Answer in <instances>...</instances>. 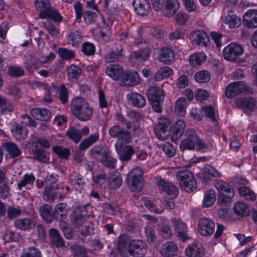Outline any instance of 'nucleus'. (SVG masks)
<instances>
[{"label":"nucleus","instance_id":"e2e57ef3","mask_svg":"<svg viewBox=\"0 0 257 257\" xmlns=\"http://www.w3.org/2000/svg\"><path fill=\"white\" fill-rule=\"evenodd\" d=\"M8 73L13 77H20L24 75V69L19 66L14 65L10 66L8 68Z\"/></svg>","mask_w":257,"mask_h":257},{"label":"nucleus","instance_id":"f257e3e1","mask_svg":"<svg viewBox=\"0 0 257 257\" xmlns=\"http://www.w3.org/2000/svg\"><path fill=\"white\" fill-rule=\"evenodd\" d=\"M117 249L121 257H144L147 253L148 246L141 239H133L126 234L118 237Z\"/></svg>","mask_w":257,"mask_h":257},{"label":"nucleus","instance_id":"c9c22d12","mask_svg":"<svg viewBox=\"0 0 257 257\" xmlns=\"http://www.w3.org/2000/svg\"><path fill=\"white\" fill-rule=\"evenodd\" d=\"M42 218L48 223H51L54 219L52 208L48 204H44L39 208Z\"/></svg>","mask_w":257,"mask_h":257},{"label":"nucleus","instance_id":"c756f323","mask_svg":"<svg viewBox=\"0 0 257 257\" xmlns=\"http://www.w3.org/2000/svg\"><path fill=\"white\" fill-rule=\"evenodd\" d=\"M39 16L42 19H50L55 22H61L62 19L59 13L51 6L45 10L40 12Z\"/></svg>","mask_w":257,"mask_h":257},{"label":"nucleus","instance_id":"0eeeda50","mask_svg":"<svg viewBox=\"0 0 257 257\" xmlns=\"http://www.w3.org/2000/svg\"><path fill=\"white\" fill-rule=\"evenodd\" d=\"M214 185L216 189L221 193L218 199L221 205L227 203L233 197L234 191L226 182L217 179L215 181Z\"/></svg>","mask_w":257,"mask_h":257},{"label":"nucleus","instance_id":"c03bdc74","mask_svg":"<svg viewBox=\"0 0 257 257\" xmlns=\"http://www.w3.org/2000/svg\"><path fill=\"white\" fill-rule=\"evenodd\" d=\"M206 58V56L204 53H196L190 56L189 62L193 67H198L205 62Z\"/></svg>","mask_w":257,"mask_h":257},{"label":"nucleus","instance_id":"7c9ffc66","mask_svg":"<svg viewBox=\"0 0 257 257\" xmlns=\"http://www.w3.org/2000/svg\"><path fill=\"white\" fill-rule=\"evenodd\" d=\"M175 59V53L171 49L163 48L160 50L159 60L165 64H170Z\"/></svg>","mask_w":257,"mask_h":257},{"label":"nucleus","instance_id":"a211bd4d","mask_svg":"<svg viewBox=\"0 0 257 257\" xmlns=\"http://www.w3.org/2000/svg\"><path fill=\"white\" fill-rule=\"evenodd\" d=\"M156 183L159 187L160 190L168 195H172L173 198H176L178 196V188L172 183L166 182L159 177L156 178Z\"/></svg>","mask_w":257,"mask_h":257},{"label":"nucleus","instance_id":"0e129e2a","mask_svg":"<svg viewBox=\"0 0 257 257\" xmlns=\"http://www.w3.org/2000/svg\"><path fill=\"white\" fill-rule=\"evenodd\" d=\"M53 151L58 157L62 159H67L70 154L69 149L64 148L61 146L53 147Z\"/></svg>","mask_w":257,"mask_h":257},{"label":"nucleus","instance_id":"4c0bfd02","mask_svg":"<svg viewBox=\"0 0 257 257\" xmlns=\"http://www.w3.org/2000/svg\"><path fill=\"white\" fill-rule=\"evenodd\" d=\"M99 139V136L97 134H94L89 136L87 138L82 140L79 145V149L80 151H84L87 148L94 144Z\"/></svg>","mask_w":257,"mask_h":257},{"label":"nucleus","instance_id":"4be33fe9","mask_svg":"<svg viewBox=\"0 0 257 257\" xmlns=\"http://www.w3.org/2000/svg\"><path fill=\"white\" fill-rule=\"evenodd\" d=\"M185 253L188 257H202L204 254V248L199 242H195L188 246Z\"/></svg>","mask_w":257,"mask_h":257},{"label":"nucleus","instance_id":"9d476101","mask_svg":"<svg viewBox=\"0 0 257 257\" xmlns=\"http://www.w3.org/2000/svg\"><path fill=\"white\" fill-rule=\"evenodd\" d=\"M109 135L112 138L117 139L116 142L128 144L131 141V137L128 131L119 125H114L108 130Z\"/></svg>","mask_w":257,"mask_h":257},{"label":"nucleus","instance_id":"864d4df0","mask_svg":"<svg viewBox=\"0 0 257 257\" xmlns=\"http://www.w3.org/2000/svg\"><path fill=\"white\" fill-rule=\"evenodd\" d=\"M27 130L25 127L20 124H17L13 131V136L16 140H21L25 139L27 136Z\"/></svg>","mask_w":257,"mask_h":257},{"label":"nucleus","instance_id":"8fccbe9b","mask_svg":"<svg viewBox=\"0 0 257 257\" xmlns=\"http://www.w3.org/2000/svg\"><path fill=\"white\" fill-rule=\"evenodd\" d=\"M151 50L148 48L139 50L135 52L133 58L136 60V61L141 63L145 61L149 56Z\"/></svg>","mask_w":257,"mask_h":257},{"label":"nucleus","instance_id":"de8ad7c7","mask_svg":"<svg viewBox=\"0 0 257 257\" xmlns=\"http://www.w3.org/2000/svg\"><path fill=\"white\" fill-rule=\"evenodd\" d=\"M82 36L78 30H72L68 36V43L73 46H77L81 43Z\"/></svg>","mask_w":257,"mask_h":257},{"label":"nucleus","instance_id":"20e7f679","mask_svg":"<svg viewBox=\"0 0 257 257\" xmlns=\"http://www.w3.org/2000/svg\"><path fill=\"white\" fill-rule=\"evenodd\" d=\"M147 96L154 110L157 112H161L162 102L164 99L163 90L158 86H152L149 89Z\"/></svg>","mask_w":257,"mask_h":257},{"label":"nucleus","instance_id":"c85d7f7f","mask_svg":"<svg viewBox=\"0 0 257 257\" xmlns=\"http://www.w3.org/2000/svg\"><path fill=\"white\" fill-rule=\"evenodd\" d=\"M186 126V123L183 119H179L175 122L171 137L172 141H177L181 138Z\"/></svg>","mask_w":257,"mask_h":257},{"label":"nucleus","instance_id":"a19ab883","mask_svg":"<svg viewBox=\"0 0 257 257\" xmlns=\"http://www.w3.org/2000/svg\"><path fill=\"white\" fill-rule=\"evenodd\" d=\"M56 188L54 184L46 187L43 194V198L47 201L53 202L57 198Z\"/></svg>","mask_w":257,"mask_h":257},{"label":"nucleus","instance_id":"13d9d810","mask_svg":"<svg viewBox=\"0 0 257 257\" xmlns=\"http://www.w3.org/2000/svg\"><path fill=\"white\" fill-rule=\"evenodd\" d=\"M70 180L73 185H76L79 187L83 186L85 183L84 177L79 173L73 172L70 176Z\"/></svg>","mask_w":257,"mask_h":257},{"label":"nucleus","instance_id":"dca6fc26","mask_svg":"<svg viewBox=\"0 0 257 257\" xmlns=\"http://www.w3.org/2000/svg\"><path fill=\"white\" fill-rule=\"evenodd\" d=\"M171 223L180 239L185 241L189 239L187 226L184 222L179 219L174 218L171 219Z\"/></svg>","mask_w":257,"mask_h":257},{"label":"nucleus","instance_id":"bf43d9fd","mask_svg":"<svg viewBox=\"0 0 257 257\" xmlns=\"http://www.w3.org/2000/svg\"><path fill=\"white\" fill-rule=\"evenodd\" d=\"M68 77L69 80L77 79L81 73V70L75 65H71L67 70Z\"/></svg>","mask_w":257,"mask_h":257},{"label":"nucleus","instance_id":"e433bc0d","mask_svg":"<svg viewBox=\"0 0 257 257\" xmlns=\"http://www.w3.org/2000/svg\"><path fill=\"white\" fill-rule=\"evenodd\" d=\"M122 48L119 46L116 51H112L104 57V61L109 63L119 61L122 57Z\"/></svg>","mask_w":257,"mask_h":257},{"label":"nucleus","instance_id":"6ab92c4d","mask_svg":"<svg viewBox=\"0 0 257 257\" xmlns=\"http://www.w3.org/2000/svg\"><path fill=\"white\" fill-rule=\"evenodd\" d=\"M121 81L123 86H134L139 83L140 77L136 71H124Z\"/></svg>","mask_w":257,"mask_h":257},{"label":"nucleus","instance_id":"423d86ee","mask_svg":"<svg viewBox=\"0 0 257 257\" xmlns=\"http://www.w3.org/2000/svg\"><path fill=\"white\" fill-rule=\"evenodd\" d=\"M241 93L246 95L253 94V91L248 85L242 81L234 82L227 86L225 94L227 98H232Z\"/></svg>","mask_w":257,"mask_h":257},{"label":"nucleus","instance_id":"b1692460","mask_svg":"<svg viewBox=\"0 0 257 257\" xmlns=\"http://www.w3.org/2000/svg\"><path fill=\"white\" fill-rule=\"evenodd\" d=\"M126 98L129 103L138 108L143 107L146 103L144 96L137 92H131L127 94Z\"/></svg>","mask_w":257,"mask_h":257},{"label":"nucleus","instance_id":"6e6d98bb","mask_svg":"<svg viewBox=\"0 0 257 257\" xmlns=\"http://www.w3.org/2000/svg\"><path fill=\"white\" fill-rule=\"evenodd\" d=\"M240 196H243L246 199L251 201L255 200V196L252 191L245 186L239 187L238 189Z\"/></svg>","mask_w":257,"mask_h":257},{"label":"nucleus","instance_id":"cd10ccee","mask_svg":"<svg viewBox=\"0 0 257 257\" xmlns=\"http://www.w3.org/2000/svg\"><path fill=\"white\" fill-rule=\"evenodd\" d=\"M178 247L173 241H167L162 245L161 253L164 257H172L177 253Z\"/></svg>","mask_w":257,"mask_h":257},{"label":"nucleus","instance_id":"39448f33","mask_svg":"<svg viewBox=\"0 0 257 257\" xmlns=\"http://www.w3.org/2000/svg\"><path fill=\"white\" fill-rule=\"evenodd\" d=\"M143 172L141 169L134 168L127 176V184L132 191H140L144 186Z\"/></svg>","mask_w":257,"mask_h":257},{"label":"nucleus","instance_id":"603ef678","mask_svg":"<svg viewBox=\"0 0 257 257\" xmlns=\"http://www.w3.org/2000/svg\"><path fill=\"white\" fill-rule=\"evenodd\" d=\"M66 135L75 144H77L82 138L81 131L74 127L68 129L66 133Z\"/></svg>","mask_w":257,"mask_h":257},{"label":"nucleus","instance_id":"58836bf2","mask_svg":"<svg viewBox=\"0 0 257 257\" xmlns=\"http://www.w3.org/2000/svg\"><path fill=\"white\" fill-rule=\"evenodd\" d=\"M224 23L228 25L230 29L238 27L241 24V20L239 18L233 14H228L223 18Z\"/></svg>","mask_w":257,"mask_h":257},{"label":"nucleus","instance_id":"f8f14e48","mask_svg":"<svg viewBox=\"0 0 257 257\" xmlns=\"http://www.w3.org/2000/svg\"><path fill=\"white\" fill-rule=\"evenodd\" d=\"M243 52L242 47L236 43H231L224 48L223 56L225 59L229 61H235Z\"/></svg>","mask_w":257,"mask_h":257},{"label":"nucleus","instance_id":"3c124183","mask_svg":"<svg viewBox=\"0 0 257 257\" xmlns=\"http://www.w3.org/2000/svg\"><path fill=\"white\" fill-rule=\"evenodd\" d=\"M173 73L171 68L168 66L162 67L159 69L155 75V79L157 81L162 80L165 77H168L171 76Z\"/></svg>","mask_w":257,"mask_h":257},{"label":"nucleus","instance_id":"4468645a","mask_svg":"<svg viewBox=\"0 0 257 257\" xmlns=\"http://www.w3.org/2000/svg\"><path fill=\"white\" fill-rule=\"evenodd\" d=\"M189 38L193 45L203 47L207 46L210 43L209 37L203 30H196L192 32Z\"/></svg>","mask_w":257,"mask_h":257},{"label":"nucleus","instance_id":"09e8293b","mask_svg":"<svg viewBox=\"0 0 257 257\" xmlns=\"http://www.w3.org/2000/svg\"><path fill=\"white\" fill-rule=\"evenodd\" d=\"M233 211L236 214L241 216H247L249 212L247 205L241 202H237L234 204Z\"/></svg>","mask_w":257,"mask_h":257},{"label":"nucleus","instance_id":"f3484780","mask_svg":"<svg viewBox=\"0 0 257 257\" xmlns=\"http://www.w3.org/2000/svg\"><path fill=\"white\" fill-rule=\"evenodd\" d=\"M215 226V223L210 219L203 218L199 220L198 228L201 235L207 236L213 233Z\"/></svg>","mask_w":257,"mask_h":257},{"label":"nucleus","instance_id":"9b49d317","mask_svg":"<svg viewBox=\"0 0 257 257\" xmlns=\"http://www.w3.org/2000/svg\"><path fill=\"white\" fill-rule=\"evenodd\" d=\"M123 144L124 143L116 142L114 145L115 149L119 160L122 162H127L131 159L135 151L132 146Z\"/></svg>","mask_w":257,"mask_h":257},{"label":"nucleus","instance_id":"338daca9","mask_svg":"<svg viewBox=\"0 0 257 257\" xmlns=\"http://www.w3.org/2000/svg\"><path fill=\"white\" fill-rule=\"evenodd\" d=\"M116 162V160L109 156V152L108 151L100 163L107 167L114 169L115 167Z\"/></svg>","mask_w":257,"mask_h":257},{"label":"nucleus","instance_id":"69168bd1","mask_svg":"<svg viewBox=\"0 0 257 257\" xmlns=\"http://www.w3.org/2000/svg\"><path fill=\"white\" fill-rule=\"evenodd\" d=\"M145 234L148 242H154L157 240L154 227L152 225H148L145 227Z\"/></svg>","mask_w":257,"mask_h":257},{"label":"nucleus","instance_id":"5701e85b","mask_svg":"<svg viewBox=\"0 0 257 257\" xmlns=\"http://www.w3.org/2000/svg\"><path fill=\"white\" fill-rule=\"evenodd\" d=\"M122 183L121 174L117 171L110 172L107 178V183L111 189L116 190L120 187Z\"/></svg>","mask_w":257,"mask_h":257},{"label":"nucleus","instance_id":"6e6552de","mask_svg":"<svg viewBox=\"0 0 257 257\" xmlns=\"http://www.w3.org/2000/svg\"><path fill=\"white\" fill-rule=\"evenodd\" d=\"M176 177L180 186L184 189L187 188L192 191L196 188V180L190 171L184 170L179 171Z\"/></svg>","mask_w":257,"mask_h":257},{"label":"nucleus","instance_id":"a878e982","mask_svg":"<svg viewBox=\"0 0 257 257\" xmlns=\"http://www.w3.org/2000/svg\"><path fill=\"white\" fill-rule=\"evenodd\" d=\"M15 227L23 230L33 229L36 226L35 221L31 218L27 217L16 219L15 221Z\"/></svg>","mask_w":257,"mask_h":257},{"label":"nucleus","instance_id":"aec40b11","mask_svg":"<svg viewBox=\"0 0 257 257\" xmlns=\"http://www.w3.org/2000/svg\"><path fill=\"white\" fill-rule=\"evenodd\" d=\"M243 24L248 28H257V10H249L244 14L243 17Z\"/></svg>","mask_w":257,"mask_h":257},{"label":"nucleus","instance_id":"5fc2aeb1","mask_svg":"<svg viewBox=\"0 0 257 257\" xmlns=\"http://www.w3.org/2000/svg\"><path fill=\"white\" fill-rule=\"evenodd\" d=\"M20 257H42L41 252L35 247H28L24 249Z\"/></svg>","mask_w":257,"mask_h":257},{"label":"nucleus","instance_id":"ea45409f","mask_svg":"<svg viewBox=\"0 0 257 257\" xmlns=\"http://www.w3.org/2000/svg\"><path fill=\"white\" fill-rule=\"evenodd\" d=\"M33 158L38 161L48 163L49 161V153L43 149L39 148L32 151Z\"/></svg>","mask_w":257,"mask_h":257},{"label":"nucleus","instance_id":"a18cd8bd","mask_svg":"<svg viewBox=\"0 0 257 257\" xmlns=\"http://www.w3.org/2000/svg\"><path fill=\"white\" fill-rule=\"evenodd\" d=\"M179 8L177 0H168L165 6V15L168 17H172Z\"/></svg>","mask_w":257,"mask_h":257},{"label":"nucleus","instance_id":"37998d69","mask_svg":"<svg viewBox=\"0 0 257 257\" xmlns=\"http://www.w3.org/2000/svg\"><path fill=\"white\" fill-rule=\"evenodd\" d=\"M187 106V102L184 97L179 98L175 104V112L179 116H184L186 113V109Z\"/></svg>","mask_w":257,"mask_h":257},{"label":"nucleus","instance_id":"412c9836","mask_svg":"<svg viewBox=\"0 0 257 257\" xmlns=\"http://www.w3.org/2000/svg\"><path fill=\"white\" fill-rule=\"evenodd\" d=\"M106 74L114 80H117L121 78L124 73L123 68L122 66L116 64H111L108 65L105 69Z\"/></svg>","mask_w":257,"mask_h":257},{"label":"nucleus","instance_id":"2f4dec72","mask_svg":"<svg viewBox=\"0 0 257 257\" xmlns=\"http://www.w3.org/2000/svg\"><path fill=\"white\" fill-rule=\"evenodd\" d=\"M49 234L50 241L53 245L56 247H61L64 245L65 242L58 230L55 228H51Z\"/></svg>","mask_w":257,"mask_h":257},{"label":"nucleus","instance_id":"2eb2a0df","mask_svg":"<svg viewBox=\"0 0 257 257\" xmlns=\"http://www.w3.org/2000/svg\"><path fill=\"white\" fill-rule=\"evenodd\" d=\"M171 126V121L167 118H160L158 119V125L155 128L156 135L160 140L167 139V132L169 133Z\"/></svg>","mask_w":257,"mask_h":257},{"label":"nucleus","instance_id":"f704fd0d","mask_svg":"<svg viewBox=\"0 0 257 257\" xmlns=\"http://www.w3.org/2000/svg\"><path fill=\"white\" fill-rule=\"evenodd\" d=\"M3 147L11 158H16L21 154V150L12 142L5 143L3 144Z\"/></svg>","mask_w":257,"mask_h":257},{"label":"nucleus","instance_id":"680f3d73","mask_svg":"<svg viewBox=\"0 0 257 257\" xmlns=\"http://www.w3.org/2000/svg\"><path fill=\"white\" fill-rule=\"evenodd\" d=\"M196 81L199 83H206L210 79V75L207 71L202 70L197 72L194 75Z\"/></svg>","mask_w":257,"mask_h":257},{"label":"nucleus","instance_id":"f03ea898","mask_svg":"<svg viewBox=\"0 0 257 257\" xmlns=\"http://www.w3.org/2000/svg\"><path fill=\"white\" fill-rule=\"evenodd\" d=\"M89 205H80L75 208L70 215L72 226L75 228H82L80 233L86 235L89 233L91 227L87 221L90 214L88 213Z\"/></svg>","mask_w":257,"mask_h":257},{"label":"nucleus","instance_id":"774afa93","mask_svg":"<svg viewBox=\"0 0 257 257\" xmlns=\"http://www.w3.org/2000/svg\"><path fill=\"white\" fill-rule=\"evenodd\" d=\"M165 154L169 157H173L176 154V150L173 145L169 142H166L162 146Z\"/></svg>","mask_w":257,"mask_h":257},{"label":"nucleus","instance_id":"72a5a7b5","mask_svg":"<svg viewBox=\"0 0 257 257\" xmlns=\"http://www.w3.org/2000/svg\"><path fill=\"white\" fill-rule=\"evenodd\" d=\"M35 180L36 178L33 173H26L18 183L17 189L19 191H22L23 188H26L28 186L33 185Z\"/></svg>","mask_w":257,"mask_h":257},{"label":"nucleus","instance_id":"4d7b16f0","mask_svg":"<svg viewBox=\"0 0 257 257\" xmlns=\"http://www.w3.org/2000/svg\"><path fill=\"white\" fill-rule=\"evenodd\" d=\"M72 255L74 257H86V250L80 245H73L70 246Z\"/></svg>","mask_w":257,"mask_h":257},{"label":"nucleus","instance_id":"49530a36","mask_svg":"<svg viewBox=\"0 0 257 257\" xmlns=\"http://www.w3.org/2000/svg\"><path fill=\"white\" fill-rule=\"evenodd\" d=\"M216 193L213 190H209L205 192L204 195L202 206L209 207L212 205L216 200Z\"/></svg>","mask_w":257,"mask_h":257},{"label":"nucleus","instance_id":"79ce46f5","mask_svg":"<svg viewBox=\"0 0 257 257\" xmlns=\"http://www.w3.org/2000/svg\"><path fill=\"white\" fill-rule=\"evenodd\" d=\"M108 151L104 148L95 146L91 150L90 153L93 159L101 162Z\"/></svg>","mask_w":257,"mask_h":257},{"label":"nucleus","instance_id":"473e14b6","mask_svg":"<svg viewBox=\"0 0 257 257\" xmlns=\"http://www.w3.org/2000/svg\"><path fill=\"white\" fill-rule=\"evenodd\" d=\"M67 213L66 204L61 203L57 205L53 210L54 219L61 221L65 218Z\"/></svg>","mask_w":257,"mask_h":257},{"label":"nucleus","instance_id":"ddd939ff","mask_svg":"<svg viewBox=\"0 0 257 257\" xmlns=\"http://www.w3.org/2000/svg\"><path fill=\"white\" fill-rule=\"evenodd\" d=\"M185 136L186 138L180 143V149L182 151L194 150L198 141V135L196 133L192 130L188 129L185 132Z\"/></svg>","mask_w":257,"mask_h":257},{"label":"nucleus","instance_id":"052dcab7","mask_svg":"<svg viewBox=\"0 0 257 257\" xmlns=\"http://www.w3.org/2000/svg\"><path fill=\"white\" fill-rule=\"evenodd\" d=\"M127 116L133 120L134 123L133 131H135L139 128V126L136 124V122L142 119V115L135 110H131L127 112Z\"/></svg>","mask_w":257,"mask_h":257},{"label":"nucleus","instance_id":"393cba45","mask_svg":"<svg viewBox=\"0 0 257 257\" xmlns=\"http://www.w3.org/2000/svg\"><path fill=\"white\" fill-rule=\"evenodd\" d=\"M133 6L136 13L140 16L149 14L150 5L147 0H134Z\"/></svg>","mask_w":257,"mask_h":257},{"label":"nucleus","instance_id":"7ed1b4c3","mask_svg":"<svg viewBox=\"0 0 257 257\" xmlns=\"http://www.w3.org/2000/svg\"><path fill=\"white\" fill-rule=\"evenodd\" d=\"M71 110L74 115L81 121L89 120L93 114V109L82 97H76L71 101Z\"/></svg>","mask_w":257,"mask_h":257},{"label":"nucleus","instance_id":"1a4fd4ad","mask_svg":"<svg viewBox=\"0 0 257 257\" xmlns=\"http://www.w3.org/2000/svg\"><path fill=\"white\" fill-rule=\"evenodd\" d=\"M235 104L247 115L257 110V100L252 97L237 98L235 100Z\"/></svg>","mask_w":257,"mask_h":257},{"label":"nucleus","instance_id":"bb28decb","mask_svg":"<svg viewBox=\"0 0 257 257\" xmlns=\"http://www.w3.org/2000/svg\"><path fill=\"white\" fill-rule=\"evenodd\" d=\"M31 115L36 119L48 121L51 117V111L46 108H35L31 109Z\"/></svg>","mask_w":257,"mask_h":257}]
</instances>
